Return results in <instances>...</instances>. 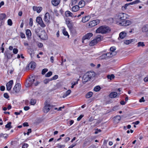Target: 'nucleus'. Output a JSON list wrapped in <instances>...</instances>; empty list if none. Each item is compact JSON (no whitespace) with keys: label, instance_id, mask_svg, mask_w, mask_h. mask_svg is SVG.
<instances>
[{"label":"nucleus","instance_id":"24","mask_svg":"<svg viewBox=\"0 0 148 148\" xmlns=\"http://www.w3.org/2000/svg\"><path fill=\"white\" fill-rule=\"evenodd\" d=\"M35 78L34 76H32L30 78V81L29 83H28L29 85V86H31L33 84H34V82L35 81Z\"/></svg>","mask_w":148,"mask_h":148},{"label":"nucleus","instance_id":"58","mask_svg":"<svg viewBox=\"0 0 148 148\" xmlns=\"http://www.w3.org/2000/svg\"><path fill=\"white\" fill-rule=\"evenodd\" d=\"M57 147L58 148H64L65 147V145H60L58 144Z\"/></svg>","mask_w":148,"mask_h":148},{"label":"nucleus","instance_id":"6","mask_svg":"<svg viewBox=\"0 0 148 148\" xmlns=\"http://www.w3.org/2000/svg\"><path fill=\"white\" fill-rule=\"evenodd\" d=\"M37 23H38L42 27H45V25L44 23L42 18L40 17H37L36 20Z\"/></svg>","mask_w":148,"mask_h":148},{"label":"nucleus","instance_id":"48","mask_svg":"<svg viewBox=\"0 0 148 148\" xmlns=\"http://www.w3.org/2000/svg\"><path fill=\"white\" fill-rule=\"evenodd\" d=\"M48 71V69H43L42 71V75H44L45 73L47 72Z\"/></svg>","mask_w":148,"mask_h":148},{"label":"nucleus","instance_id":"25","mask_svg":"<svg viewBox=\"0 0 148 148\" xmlns=\"http://www.w3.org/2000/svg\"><path fill=\"white\" fill-rule=\"evenodd\" d=\"M90 17L89 16H86L83 17L82 19V21L83 23H85L88 21L90 19Z\"/></svg>","mask_w":148,"mask_h":148},{"label":"nucleus","instance_id":"43","mask_svg":"<svg viewBox=\"0 0 148 148\" xmlns=\"http://www.w3.org/2000/svg\"><path fill=\"white\" fill-rule=\"evenodd\" d=\"M116 49V48L114 47H110V52H116L115 50Z\"/></svg>","mask_w":148,"mask_h":148},{"label":"nucleus","instance_id":"33","mask_svg":"<svg viewBox=\"0 0 148 148\" xmlns=\"http://www.w3.org/2000/svg\"><path fill=\"white\" fill-rule=\"evenodd\" d=\"M66 24L69 29H71L72 27V23L69 21H66Z\"/></svg>","mask_w":148,"mask_h":148},{"label":"nucleus","instance_id":"31","mask_svg":"<svg viewBox=\"0 0 148 148\" xmlns=\"http://www.w3.org/2000/svg\"><path fill=\"white\" fill-rule=\"evenodd\" d=\"M93 95V93L92 92H89L86 94V97L87 98H90Z\"/></svg>","mask_w":148,"mask_h":148},{"label":"nucleus","instance_id":"41","mask_svg":"<svg viewBox=\"0 0 148 148\" xmlns=\"http://www.w3.org/2000/svg\"><path fill=\"white\" fill-rule=\"evenodd\" d=\"M145 46L143 42H140L138 43V47H139L142 46L143 47Z\"/></svg>","mask_w":148,"mask_h":148},{"label":"nucleus","instance_id":"9","mask_svg":"<svg viewBox=\"0 0 148 148\" xmlns=\"http://www.w3.org/2000/svg\"><path fill=\"white\" fill-rule=\"evenodd\" d=\"M93 35V34L91 33H89L84 36L82 38V42L86 39H89Z\"/></svg>","mask_w":148,"mask_h":148},{"label":"nucleus","instance_id":"40","mask_svg":"<svg viewBox=\"0 0 148 148\" xmlns=\"http://www.w3.org/2000/svg\"><path fill=\"white\" fill-rule=\"evenodd\" d=\"M11 122H9L7 125H6L5 126V127L6 128H9V129H10L12 128V127L11 126Z\"/></svg>","mask_w":148,"mask_h":148},{"label":"nucleus","instance_id":"49","mask_svg":"<svg viewBox=\"0 0 148 148\" xmlns=\"http://www.w3.org/2000/svg\"><path fill=\"white\" fill-rule=\"evenodd\" d=\"M14 71V69L12 67H11L8 69V72H9L10 74H12Z\"/></svg>","mask_w":148,"mask_h":148},{"label":"nucleus","instance_id":"62","mask_svg":"<svg viewBox=\"0 0 148 148\" xmlns=\"http://www.w3.org/2000/svg\"><path fill=\"white\" fill-rule=\"evenodd\" d=\"M4 97L6 98H9V96L7 93H5L4 94Z\"/></svg>","mask_w":148,"mask_h":148},{"label":"nucleus","instance_id":"28","mask_svg":"<svg viewBox=\"0 0 148 148\" xmlns=\"http://www.w3.org/2000/svg\"><path fill=\"white\" fill-rule=\"evenodd\" d=\"M26 34L28 38H29L31 36V31L29 29L26 30Z\"/></svg>","mask_w":148,"mask_h":148},{"label":"nucleus","instance_id":"21","mask_svg":"<svg viewBox=\"0 0 148 148\" xmlns=\"http://www.w3.org/2000/svg\"><path fill=\"white\" fill-rule=\"evenodd\" d=\"M117 95V93L116 92H112L109 95V97L111 98H115Z\"/></svg>","mask_w":148,"mask_h":148},{"label":"nucleus","instance_id":"44","mask_svg":"<svg viewBox=\"0 0 148 148\" xmlns=\"http://www.w3.org/2000/svg\"><path fill=\"white\" fill-rule=\"evenodd\" d=\"M52 73L51 71H49L45 75V76L46 77H49L52 75Z\"/></svg>","mask_w":148,"mask_h":148},{"label":"nucleus","instance_id":"56","mask_svg":"<svg viewBox=\"0 0 148 148\" xmlns=\"http://www.w3.org/2000/svg\"><path fill=\"white\" fill-rule=\"evenodd\" d=\"M18 50L16 48H14L13 49V52L14 54H16L18 52Z\"/></svg>","mask_w":148,"mask_h":148},{"label":"nucleus","instance_id":"53","mask_svg":"<svg viewBox=\"0 0 148 148\" xmlns=\"http://www.w3.org/2000/svg\"><path fill=\"white\" fill-rule=\"evenodd\" d=\"M39 30L38 29H35V33L36 34V35L38 36L39 37V35H40L39 34Z\"/></svg>","mask_w":148,"mask_h":148},{"label":"nucleus","instance_id":"52","mask_svg":"<svg viewBox=\"0 0 148 148\" xmlns=\"http://www.w3.org/2000/svg\"><path fill=\"white\" fill-rule=\"evenodd\" d=\"M123 43L124 44L126 45H129L130 44V40H127L123 41Z\"/></svg>","mask_w":148,"mask_h":148},{"label":"nucleus","instance_id":"10","mask_svg":"<svg viewBox=\"0 0 148 148\" xmlns=\"http://www.w3.org/2000/svg\"><path fill=\"white\" fill-rule=\"evenodd\" d=\"M44 20L46 23H49L50 22V15L49 13H46L44 17Z\"/></svg>","mask_w":148,"mask_h":148},{"label":"nucleus","instance_id":"37","mask_svg":"<svg viewBox=\"0 0 148 148\" xmlns=\"http://www.w3.org/2000/svg\"><path fill=\"white\" fill-rule=\"evenodd\" d=\"M102 37L100 35H98L96 37V38L95 39L96 40L97 42H98L100 41Z\"/></svg>","mask_w":148,"mask_h":148},{"label":"nucleus","instance_id":"4","mask_svg":"<svg viewBox=\"0 0 148 148\" xmlns=\"http://www.w3.org/2000/svg\"><path fill=\"white\" fill-rule=\"evenodd\" d=\"M100 22V20L97 19L90 22L87 24L86 25L88 28H91L99 24Z\"/></svg>","mask_w":148,"mask_h":148},{"label":"nucleus","instance_id":"12","mask_svg":"<svg viewBox=\"0 0 148 148\" xmlns=\"http://www.w3.org/2000/svg\"><path fill=\"white\" fill-rule=\"evenodd\" d=\"M127 33L123 31L121 32L119 34V37L118 39L119 40L120 39H123L126 36Z\"/></svg>","mask_w":148,"mask_h":148},{"label":"nucleus","instance_id":"35","mask_svg":"<svg viewBox=\"0 0 148 148\" xmlns=\"http://www.w3.org/2000/svg\"><path fill=\"white\" fill-rule=\"evenodd\" d=\"M62 33L65 36H68V37L69 38V35L67 32L66 31L65 29H63Z\"/></svg>","mask_w":148,"mask_h":148},{"label":"nucleus","instance_id":"5","mask_svg":"<svg viewBox=\"0 0 148 148\" xmlns=\"http://www.w3.org/2000/svg\"><path fill=\"white\" fill-rule=\"evenodd\" d=\"M21 88V85L19 84H16L13 88L12 92L16 94L18 93L20 91Z\"/></svg>","mask_w":148,"mask_h":148},{"label":"nucleus","instance_id":"57","mask_svg":"<svg viewBox=\"0 0 148 148\" xmlns=\"http://www.w3.org/2000/svg\"><path fill=\"white\" fill-rule=\"evenodd\" d=\"M79 0H72V4L73 5H75L76 3Z\"/></svg>","mask_w":148,"mask_h":148},{"label":"nucleus","instance_id":"30","mask_svg":"<svg viewBox=\"0 0 148 148\" xmlns=\"http://www.w3.org/2000/svg\"><path fill=\"white\" fill-rule=\"evenodd\" d=\"M85 2L83 0L80 1L79 3V5L80 6V8H82L84 7L85 5Z\"/></svg>","mask_w":148,"mask_h":148},{"label":"nucleus","instance_id":"15","mask_svg":"<svg viewBox=\"0 0 148 148\" xmlns=\"http://www.w3.org/2000/svg\"><path fill=\"white\" fill-rule=\"evenodd\" d=\"M86 74H87L88 77H89L90 79L94 77L95 75V72L92 71L88 72L86 73Z\"/></svg>","mask_w":148,"mask_h":148},{"label":"nucleus","instance_id":"14","mask_svg":"<svg viewBox=\"0 0 148 148\" xmlns=\"http://www.w3.org/2000/svg\"><path fill=\"white\" fill-rule=\"evenodd\" d=\"M39 37L43 40H46L47 38V36L45 32H42L41 34L39 35Z\"/></svg>","mask_w":148,"mask_h":148},{"label":"nucleus","instance_id":"13","mask_svg":"<svg viewBox=\"0 0 148 148\" xmlns=\"http://www.w3.org/2000/svg\"><path fill=\"white\" fill-rule=\"evenodd\" d=\"M90 79L88 77V76L86 73L84 75L82 79L83 82L85 84L86 82L90 80Z\"/></svg>","mask_w":148,"mask_h":148},{"label":"nucleus","instance_id":"38","mask_svg":"<svg viewBox=\"0 0 148 148\" xmlns=\"http://www.w3.org/2000/svg\"><path fill=\"white\" fill-rule=\"evenodd\" d=\"M101 89L100 87L99 86H97L94 88V90L95 92L99 91Z\"/></svg>","mask_w":148,"mask_h":148},{"label":"nucleus","instance_id":"42","mask_svg":"<svg viewBox=\"0 0 148 148\" xmlns=\"http://www.w3.org/2000/svg\"><path fill=\"white\" fill-rule=\"evenodd\" d=\"M140 2L139 0H136L132 2H130V5H132L134 4L138 3Z\"/></svg>","mask_w":148,"mask_h":148},{"label":"nucleus","instance_id":"8","mask_svg":"<svg viewBox=\"0 0 148 148\" xmlns=\"http://www.w3.org/2000/svg\"><path fill=\"white\" fill-rule=\"evenodd\" d=\"M13 83V80H10L7 83L6 86L7 90L9 91L11 90Z\"/></svg>","mask_w":148,"mask_h":148},{"label":"nucleus","instance_id":"59","mask_svg":"<svg viewBox=\"0 0 148 148\" xmlns=\"http://www.w3.org/2000/svg\"><path fill=\"white\" fill-rule=\"evenodd\" d=\"M20 36L22 38H25V34L22 32L20 33Z\"/></svg>","mask_w":148,"mask_h":148},{"label":"nucleus","instance_id":"26","mask_svg":"<svg viewBox=\"0 0 148 148\" xmlns=\"http://www.w3.org/2000/svg\"><path fill=\"white\" fill-rule=\"evenodd\" d=\"M79 7L78 6L76 5L73 7L72 8V9L73 12H76L79 10Z\"/></svg>","mask_w":148,"mask_h":148},{"label":"nucleus","instance_id":"17","mask_svg":"<svg viewBox=\"0 0 148 148\" xmlns=\"http://www.w3.org/2000/svg\"><path fill=\"white\" fill-rule=\"evenodd\" d=\"M116 52H110L108 53H106V56L107 58H111L113 56H114L116 54Z\"/></svg>","mask_w":148,"mask_h":148},{"label":"nucleus","instance_id":"36","mask_svg":"<svg viewBox=\"0 0 148 148\" xmlns=\"http://www.w3.org/2000/svg\"><path fill=\"white\" fill-rule=\"evenodd\" d=\"M129 5H130V3L126 4L124 6L122 7V10H126L127 8V7Z\"/></svg>","mask_w":148,"mask_h":148},{"label":"nucleus","instance_id":"18","mask_svg":"<svg viewBox=\"0 0 148 148\" xmlns=\"http://www.w3.org/2000/svg\"><path fill=\"white\" fill-rule=\"evenodd\" d=\"M33 9L34 11H36L38 13H40L42 9V8L41 7L35 6H34L33 7Z\"/></svg>","mask_w":148,"mask_h":148},{"label":"nucleus","instance_id":"32","mask_svg":"<svg viewBox=\"0 0 148 148\" xmlns=\"http://www.w3.org/2000/svg\"><path fill=\"white\" fill-rule=\"evenodd\" d=\"M115 77L114 75L113 74H111V75H108L107 76V78L108 79H110L111 80L114 78Z\"/></svg>","mask_w":148,"mask_h":148},{"label":"nucleus","instance_id":"20","mask_svg":"<svg viewBox=\"0 0 148 148\" xmlns=\"http://www.w3.org/2000/svg\"><path fill=\"white\" fill-rule=\"evenodd\" d=\"M36 63L34 62H31L28 64V67L31 69H34L36 67Z\"/></svg>","mask_w":148,"mask_h":148},{"label":"nucleus","instance_id":"50","mask_svg":"<svg viewBox=\"0 0 148 148\" xmlns=\"http://www.w3.org/2000/svg\"><path fill=\"white\" fill-rule=\"evenodd\" d=\"M101 58L102 59L106 58H107V56H106V53L103 54L101 56Z\"/></svg>","mask_w":148,"mask_h":148},{"label":"nucleus","instance_id":"63","mask_svg":"<svg viewBox=\"0 0 148 148\" xmlns=\"http://www.w3.org/2000/svg\"><path fill=\"white\" fill-rule=\"evenodd\" d=\"M29 109V106H25L24 108V109L25 111H27Z\"/></svg>","mask_w":148,"mask_h":148},{"label":"nucleus","instance_id":"16","mask_svg":"<svg viewBox=\"0 0 148 148\" xmlns=\"http://www.w3.org/2000/svg\"><path fill=\"white\" fill-rule=\"evenodd\" d=\"M60 0H52L51 1L52 4L54 6L58 5L60 3Z\"/></svg>","mask_w":148,"mask_h":148},{"label":"nucleus","instance_id":"2","mask_svg":"<svg viewBox=\"0 0 148 148\" xmlns=\"http://www.w3.org/2000/svg\"><path fill=\"white\" fill-rule=\"evenodd\" d=\"M128 15L124 13H120L116 16L115 18L116 19V21L118 23L121 21H123L126 20L127 18Z\"/></svg>","mask_w":148,"mask_h":148},{"label":"nucleus","instance_id":"23","mask_svg":"<svg viewBox=\"0 0 148 148\" xmlns=\"http://www.w3.org/2000/svg\"><path fill=\"white\" fill-rule=\"evenodd\" d=\"M121 119L120 116H116L114 118V121L115 123H118Z\"/></svg>","mask_w":148,"mask_h":148},{"label":"nucleus","instance_id":"47","mask_svg":"<svg viewBox=\"0 0 148 148\" xmlns=\"http://www.w3.org/2000/svg\"><path fill=\"white\" fill-rule=\"evenodd\" d=\"M8 25L10 26H11L12 25V21L10 19H9L8 20Z\"/></svg>","mask_w":148,"mask_h":148},{"label":"nucleus","instance_id":"1","mask_svg":"<svg viewBox=\"0 0 148 148\" xmlns=\"http://www.w3.org/2000/svg\"><path fill=\"white\" fill-rule=\"evenodd\" d=\"M110 29L107 26H101L97 29L96 30V32L98 33L104 34L110 32Z\"/></svg>","mask_w":148,"mask_h":148},{"label":"nucleus","instance_id":"60","mask_svg":"<svg viewBox=\"0 0 148 148\" xmlns=\"http://www.w3.org/2000/svg\"><path fill=\"white\" fill-rule=\"evenodd\" d=\"M84 116L83 115H81L79 117H78L77 119V121H80L81 119Z\"/></svg>","mask_w":148,"mask_h":148},{"label":"nucleus","instance_id":"61","mask_svg":"<svg viewBox=\"0 0 148 148\" xmlns=\"http://www.w3.org/2000/svg\"><path fill=\"white\" fill-rule=\"evenodd\" d=\"M139 101L140 102H144L145 101V100L144 99V97H142L141 99H140Z\"/></svg>","mask_w":148,"mask_h":148},{"label":"nucleus","instance_id":"29","mask_svg":"<svg viewBox=\"0 0 148 148\" xmlns=\"http://www.w3.org/2000/svg\"><path fill=\"white\" fill-rule=\"evenodd\" d=\"M71 92V90H68L67 91H66V93L63 95V97L64 98L66 97L70 94Z\"/></svg>","mask_w":148,"mask_h":148},{"label":"nucleus","instance_id":"19","mask_svg":"<svg viewBox=\"0 0 148 148\" xmlns=\"http://www.w3.org/2000/svg\"><path fill=\"white\" fill-rule=\"evenodd\" d=\"M65 14L66 16V17L74 16V17H75L76 16H74L73 15V14L69 11H66L65 12Z\"/></svg>","mask_w":148,"mask_h":148},{"label":"nucleus","instance_id":"22","mask_svg":"<svg viewBox=\"0 0 148 148\" xmlns=\"http://www.w3.org/2000/svg\"><path fill=\"white\" fill-rule=\"evenodd\" d=\"M142 32L148 33V24L145 25L142 28Z\"/></svg>","mask_w":148,"mask_h":148},{"label":"nucleus","instance_id":"3","mask_svg":"<svg viewBox=\"0 0 148 148\" xmlns=\"http://www.w3.org/2000/svg\"><path fill=\"white\" fill-rule=\"evenodd\" d=\"M54 107V106L50 105L49 103L46 101L45 103V106L43 109V112L45 113H47L50 109L53 108Z\"/></svg>","mask_w":148,"mask_h":148},{"label":"nucleus","instance_id":"27","mask_svg":"<svg viewBox=\"0 0 148 148\" xmlns=\"http://www.w3.org/2000/svg\"><path fill=\"white\" fill-rule=\"evenodd\" d=\"M97 42L96 40L94 39L90 42L89 43V45L90 46H93L96 44Z\"/></svg>","mask_w":148,"mask_h":148},{"label":"nucleus","instance_id":"46","mask_svg":"<svg viewBox=\"0 0 148 148\" xmlns=\"http://www.w3.org/2000/svg\"><path fill=\"white\" fill-rule=\"evenodd\" d=\"M58 77V76L57 75H55L52 78H50L51 81L56 79Z\"/></svg>","mask_w":148,"mask_h":148},{"label":"nucleus","instance_id":"51","mask_svg":"<svg viewBox=\"0 0 148 148\" xmlns=\"http://www.w3.org/2000/svg\"><path fill=\"white\" fill-rule=\"evenodd\" d=\"M29 25L31 26H32L33 25V19L32 18L29 19Z\"/></svg>","mask_w":148,"mask_h":148},{"label":"nucleus","instance_id":"39","mask_svg":"<svg viewBox=\"0 0 148 148\" xmlns=\"http://www.w3.org/2000/svg\"><path fill=\"white\" fill-rule=\"evenodd\" d=\"M36 103V100L35 99H32L30 103L32 105H34Z\"/></svg>","mask_w":148,"mask_h":148},{"label":"nucleus","instance_id":"45","mask_svg":"<svg viewBox=\"0 0 148 148\" xmlns=\"http://www.w3.org/2000/svg\"><path fill=\"white\" fill-rule=\"evenodd\" d=\"M50 81H51V79L50 78L44 80V82L45 84H47Z\"/></svg>","mask_w":148,"mask_h":148},{"label":"nucleus","instance_id":"55","mask_svg":"<svg viewBox=\"0 0 148 148\" xmlns=\"http://www.w3.org/2000/svg\"><path fill=\"white\" fill-rule=\"evenodd\" d=\"M28 145L26 143L24 144L22 146V148H27Z\"/></svg>","mask_w":148,"mask_h":148},{"label":"nucleus","instance_id":"34","mask_svg":"<svg viewBox=\"0 0 148 148\" xmlns=\"http://www.w3.org/2000/svg\"><path fill=\"white\" fill-rule=\"evenodd\" d=\"M6 17V15L5 14H0V20H2L5 18Z\"/></svg>","mask_w":148,"mask_h":148},{"label":"nucleus","instance_id":"64","mask_svg":"<svg viewBox=\"0 0 148 148\" xmlns=\"http://www.w3.org/2000/svg\"><path fill=\"white\" fill-rule=\"evenodd\" d=\"M43 45V44L42 43H39L38 44V46L39 47H42Z\"/></svg>","mask_w":148,"mask_h":148},{"label":"nucleus","instance_id":"11","mask_svg":"<svg viewBox=\"0 0 148 148\" xmlns=\"http://www.w3.org/2000/svg\"><path fill=\"white\" fill-rule=\"evenodd\" d=\"M4 54L5 57H6L8 59H10L13 55L12 53L9 51H5Z\"/></svg>","mask_w":148,"mask_h":148},{"label":"nucleus","instance_id":"7","mask_svg":"<svg viewBox=\"0 0 148 148\" xmlns=\"http://www.w3.org/2000/svg\"><path fill=\"white\" fill-rule=\"evenodd\" d=\"M129 21L125 20L123 21H120L119 22V24L123 26H127L129 25Z\"/></svg>","mask_w":148,"mask_h":148},{"label":"nucleus","instance_id":"54","mask_svg":"<svg viewBox=\"0 0 148 148\" xmlns=\"http://www.w3.org/2000/svg\"><path fill=\"white\" fill-rule=\"evenodd\" d=\"M85 140L87 143H89L91 141L90 138L89 137H88L86 138L85 139Z\"/></svg>","mask_w":148,"mask_h":148}]
</instances>
